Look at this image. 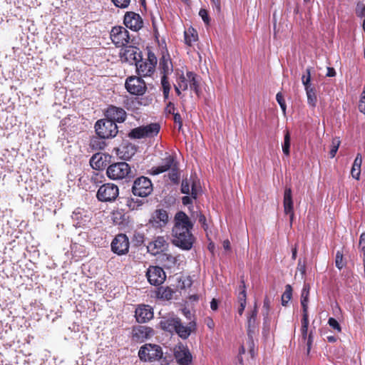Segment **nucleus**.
Returning <instances> with one entry per match:
<instances>
[{
    "label": "nucleus",
    "instance_id": "41",
    "mask_svg": "<svg viewBox=\"0 0 365 365\" xmlns=\"http://www.w3.org/2000/svg\"><path fill=\"white\" fill-rule=\"evenodd\" d=\"M170 172L168 173L169 179L175 184H178L180 180V173L178 172V165H174L173 168L169 170Z\"/></svg>",
    "mask_w": 365,
    "mask_h": 365
},
{
    "label": "nucleus",
    "instance_id": "43",
    "mask_svg": "<svg viewBox=\"0 0 365 365\" xmlns=\"http://www.w3.org/2000/svg\"><path fill=\"white\" fill-rule=\"evenodd\" d=\"M189 79L187 76V74L184 76L183 74L180 75L178 78V88H181L182 91H185L189 87Z\"/></svg>",
    "mask_w": 365,
    "mask_h": 365
},
{
    "label": "nucleus",
    "instance_id": "9",
    "mask_svg": "<svg viewBox=\"0 0 365 365\" xmlns=\"http://www.w3.org/2000/svg\"><path fill=\"white\" fill-rule=\"evenodd\" d=\"M125 88L130 94L141 96L146 91L145 81L139 77L131 76L127 78L125 81Z\"/></svg>",
    "mask_w": 365,
    "mask_h": 365
},
{
    "label": "nucleus",
    "instance_id": "31",
    "mask_svg": "<svg viewBox=\"0 0 365 365\" xmlns=\"http://www.w3.org/2000/svg\"><path fill=\"white\" fill-rule=\"evenodd\" d=\"M173 294H174V291L171 288H170L168 287H160L158 289L157 297L159 299L170 300L173 298Z\"/></svg>",
    "mask_w": 365,
    "mask_h": 365
},
{
    "label": "nucleus",
    "instance_id": "52",
    "mask_svg": "<svg viewBox=\"0 0 365 365\" xmlns=\"http://www.w3.org/2000/svg\"><path fill=\"white\" fill-rule=\"evenodd\" d=\"M116 7L120 9L127 8L130 4V0H111Z\"/></svg>",
    "mask_w": 365,
    "mask_h": 365
},
{
    "label": "nucleus",
    "instance_id": "6",
    "mask_svg": "<svg viewBox=\"0 0 365 365\" xmlns=\"http://www.w3.org/2000/svg\"><path fill=\"white\" fill-rule=\"evenodd\" d=\"M173 221L174 225L172 229V234L179 232L185 233L186 231L192 230L194 226L193 222L182 211L176 212Z\"/></svg>",
    "mask_w": 365,
    "mask_h": 365
},
{
    "label": "nucleus",
    "instance_id": "21",
    "mask_svg": "<svg viewBox=\"0 0 365 365\" xmlns=\"http://www.w3.org/2000/svg\"><path fill=\"white\" fill-rule=\"evenodd\" d=\"M110 158V156L108 154L97 153L90 159V165L96 170H103L106 167L108 159Z\"/></svg>",
    "mask_w": 365,
    "mask_h": 365
},
{
    "label": "nucleus",
    "instance_id": "15",
    "mask_svg": "<svg viewBox=\"0 0 365 365\" xmlns=\"http://www.w3.org/2000/svg\"><path fill=\"white\" fill-rule=\"evenodd\" d=\"M168 221V214L163 209L156 210L149 220L148 224L155 228H162Z\"/></svg>",
    "mask_w": 365,
    "mask_h": 365
},
{
    "label": "nucleus",
    "instance_id": "22",
    "mask_svg": "<svg viewBox=\"0 0 365 365\" xmlns=\"http://www.w3.org/2000/svg\"><path fill=\"white\" fill-rule=\"evenodd\" d=\"M164 237H158L154 241L149 242L147 246L148 251L153 255L163 252L168 247Z\"/></svg>",
    "mask_w": 365,
    "mask_h": 365
},
{
    "label": "nucleus",
    "instance_id": "28",
    "mask_svg": "<svg viewBox=\"0 0 365 365\" xmlns=\"http://www.w3.org/2000/svg\"><path fill=\"white\" fill-rule=\"evenodd\" d=\"M283 204L285 213L292 212L294 210L292 192L290 187H286L284 190Z\"/></svg>",
    "mask_w": 365,
    "mask_h": 365
},
{
    "label": "nucleus",
    "instance_id": "24",
    "mask_svg": "<svg viewBox=\"0 0 365 365\" xmlns=\"http://www.w3.org/2000/svg\"><path fill=\"white\" fill-rule=\"evenodd\" d=\"M159 68L163 76L168 77L173 71V63L170 57V55L163 53L160 59Z\"/></svg>",
    "mask_w": 365,
    "mask_h": 365
},
{
    "label": "nucleus",
    "instance_id": "11",
    "mask_svg": "<svg viewBox=\"0 0 365 365\" xmlns=\"http://www.w3.org/2000/svg\"><path fill=\"white\" fill-rule=\"evenodd\" d=\"M146 276L150 284L158 286L165 280L164 270L158 266H151L148 269Z\"/></svg>",
    "mask_w": 365,
    "mask_h": 365
},
{
    "label": "nucleus",
    "instance_id": "23",
    "mask_svg": "<svg viewBox=\"0 0 365 365\" xmlns=\"http://www.w3.org/2000/svg\"><path fill=\"white\" fill-rule=\"evenodd\" d=\"M178 319L179 317L173 315L163 317L159 324L163 330L173 333L174 332L176 328V325L178 323Z\"/></svg>",
    "mask_w": 365,
    "mask_h": 365
},
{
    "label": "nucleus",
    "instance_id": "40",
    "mask_svg": "<svg viewBox=\"0 0 365 365\" xmlns=\"http://www.w3.org/2000/svg\"><path fill=\"white\" fill-rule=\"evenodd\" d=\"M308 294L309 289H307L306 287H304L301 295V305L303 312H306L308 309Z\"/></svg>",
    "mask_w": 365,
    "mask_h": 365
},
{
    "label": "nucleus",
    "instance_id": "10",
    "mask_svg": "<svg viewBox=\"0 0 365 365\" xmlns=\"http://www.w3.org/2000/svg\"><path fill=\"white\" fill-rule=\"evenodd\" d=\"M153 335L154 330L150 327L138 325L133 327L132 329V338L136 342L142 343Z\"/></svg>",
    "mask_w": 365,
    "mask_h": 365
},
{
    "label": "nucleus",
    "instance_id": "7",
    "mask_svg": "<svg viewBox=\"0 0 365 365\" xmlns=\"http://www.w3.org/2000/svg\"><path fill=\"white\" fill-rule=\"evenodd\" d=\"M191 231L192 230L186 231L185 233L179 232L172 234L173 245L183 250H191L195 242V237Z\"/></svg>",
    "mask_w": 365,
    "mask_h": 365
},
{
    "label": "nucleus",
    "instance_id": "47",
    "mask_svg": "<svg viewBox=\"0 0 365 365\" xmlns=\"http://www.w3.org/2000/svg\"><path fill=\"white\" fill-rule=\"evenodd\" d=\"M181 192L185 195L191 194V190L190 189V182L187 179H183L181 183Z\"/></svg>",
    "mask_w": 365,
    "mask_h": 365
},
{
    "label": "nucleus",
    "instance_id": "5",
    "mask_svg": "<svg viewBox=\"0 0 365 365\" xmlns=\"http://www.w3.org/2000/svg\"><path fill=\"white\" fill-rule=\"evenodd\" d=\"M138 356L142 361H154L163 356L162 349L156 344H147L140 347Z\"/></svg>",
    "mask_w": 365,
    "mask_h": 365
},
{
    "label": "nucleus",
    "instance_id": "2",
    "mask_svg": "<svg viewBox=\"0 0 365 365\" xmlns=\"http://www.w3.org/2000/svg\"><path fill=\"white\" fill-rule=\"evenodd\" d=\"M97 135L103 138H112L116 136L118 128L116 123L107 118L98 120L95 124Z\"/></svg>",
    "mask_w": 365,
    "mask_h": 365
},
{
    "label": "nucleus",
    "instance_id": "54",
    "mask_svg": "<svg viewBox=\"0 0 365 365\" xmlns=\"http://www.w3.org/2000/svg\"><path fill=\"white\" fill-rule=\"evenodd\" d=\"M276 100L279 105L280 106L283 112H285L286 110V103L284 99V97L281 93H278L276 96Z\"/></svg>",
    "mask_w": 365,
    "mask_h": 365
},
{
    "label": "nucleus",
    "instance_id": "17",
    "mask_svg": "<svg viewBox=\"0 0 365 365\" xmlns=\"http://www.w3.org/2000/svg\"><path fill=\"white\" fill-rule=\"evenodd\" d=\"M196 329V322L195 320L190 321L187 325H184L179 318L178 323L174 331L179 337L182 339H187L192 331Z\"/></svg>",
    "mask_w": 365,
    "mask_h": 365
},
{
    "label": "nucleus",
    "instance_id": "13",
    "mask_svg": "<svg viewBox=\"0 0 365 365\" xmlns=\"http://www.w3.org/2000/svg\"><path fill=\"white\" fill-rule=\"evenodd\" d=\"M153 308L147 304H139L135 308V317L138 323H146L153 318Z\"/></svg>",
    "mask_w": 365,
    "mask_h": 365
},
{
    "label": "nucleus",
    "instance_id": "36",
    "mask_svg": "<svg viewBox=\"0 0 365 365\" xmlns=\"http://www.w3.org/2000/svg\"><path fill=\"white\" fill-rule=\"evenodd\" d=\"M307 96V103L312 107H315L317 103V96L315 94V89L314 87L305 89Z\"/></svg>",
    "mask_w": 365,
    "mask_h": 365
},
{
    "label": "nucleus",
    "instance_id": "48",
    "mask_svg": "<svg viewBox=\"0 0 365 365\" xmlns=\"http://www.w3.org/2000/svg\"><path fill=\"white\" fill-rule=\"evenodd\" d=\"M328 324L337 332L341 331V327L336 319L330 317L328 319Z\"/></svg>",
    "mask_w": 365,
    "mask_h": 365
},
{
    "label": "nucleus",
    "instance_id": "37",
    "mask_svg": "<svg viewBox=\"0 0 365 365\" xmlns=\"http://www.w3.org/2000/svg\"><path fill=\"white\" fill-rule=\"evenodd\" d=\"M292 288L291 285L287 284L285 286V290L282 295V304L284 307H286L289 302V301L292 299Z\"/></svg>",
    "mask_w": 365,
    "mask_h": 365
},
{
    "label": "nucleus",
    "instance_id": "34",
    "mask_svg": "<svg viewBox=\"0 0 365 365\" xmlns=\"http://www.w3.org/2000/svg\"><path fill=\"white\" fill-rule=\"evenodd\" d=\"M184 36L185 43L190 46L197 40V34L194 29H189L187 31H185Z\"/></svg>",
    "mask_w": 365,
    "mask_h": 365
},
{
    "label": "nucleus",
    "instance_id": "61",
    "mask_svg": "<svg viewBox=\"0 0 365 365\" xmlns=\"http://www.w3.org/2000/svg\"><path fill=\"white\" fill-rule=\"evenodd\" d=\"M309 326V316L307 311L306 312H303L302 319V327L306 328V327Z\"/></svg>",
    "mask_w": 365,
    "mask_h": 365
},
{
    "label": "nucleus",
    "instance_id": "4",
    "mask_svg": "<svg viewBox=\"0 0 365 365\" xmlns=\"http://www.w3.org/2000/svg\"><path fill=\"white\" fill-rule=\"evenodd\" d=\"M119 195L118 187L113 183H105L98 190L97 199L103 202H111L116 200Z\"/></svg>",
    "mask_w": 365,
    "mask_h": 365
},
{
    "label": "nucleus",
    "instance_id": "26",
    "mask_svg": "<svg viewBox=\"0 0 365 365\" xmlns=\"http://www.w3.org/2000/svg\"><path fill=\"white\" fill-rule=\"evenodd\" d=\"M175 357L180 365H189L192 362V355L188 349L175 351Z\"/></svg>",
    "mask_w": 365,
    "mask_h": 365
},
{
    "label": "nucleus",
    "instance_id": "59",
    "mask_svg": "<svg viewBox=\"0 0 365 365\" xmlns=\"http://www.w3.org/2000/svg\"><path fill=\"white\" fill-rule=\"evenodd\" d=\"M198 222L201 224L202 227L205 230L207 229V225L206 224V217L202 213L197 215Z\"/></svg>",
    "mask_w": 365,
    "mask_h": 365
},
{
    "label": "nucleus",
    "instance_id": "19",
    "mask_svg": "<svg viewBox=\"0 0 365 365\" xmlns=\"http://www.w3.org/2000/svg\"><path fill=\"white\" fill-rule=\"evenodd\" d=\"M122 57L130 64H135L139 60H142L141 52L137 47L125 46L123 48Z\"/></svg>",
    "mask_w": 365,
    "mask_h": 365
},
{
    "label": "nucleus",
    "instance_id": "60",
    "mask_svg": "<svg viewBox=\"0 0 365 365\" xmlns=\"http://www.w3.org/2000/svg\"><path fill=\"white\" fill-rule=\"evenodd\" d=\"M359 247L365 257V232L360 236Z\"/></svg>",
    "mask_w": 365,
    "mask_h": 365
},
{
    "label": "nucleus",
    "instance_id": "33",
    "mask_svg": "<svg viewBox=\"0 0 365 365\" xmlns=\"http://www.w3.org/2000/svg\"><path fill=\"white\" fill-rule=\"evenodd\" d=\"M160 125L158 123H150L143 126L146 137H153L156 135L160 131Z\"/></svg>",
    "mask_w": 365,
    "mask_h": 365
},
{
    "label": "nucleus",
    "instance_id": "51",
    "mask_svg": "<svg viewBox=\"0 0 365 365\" xmlns=\"http://www.w3.org/2000/svg\"><path fill=\"white\" fill-rule=\"evenodd\" d=\"M335 264H336V267L339 269H342V267H344L343 254L339 251L336 252Z\"/></svg>",
    "mask_w": 365,
    "mask_h": 365
},
{
    "label": "nucleus",
    "instance_id": "32",
    "mask_svg": "<svg viewBox=\"0 0 365 365\" xmlns=\"http://www.w3.org/2000/svg\"><path fill=\"white\" fill-rule=\"evenodd\" d=\"M106 138H103L98 135L96 137H93L90 142V146L92 150H100L104 149L106 145V143L104 140Z\"/></svg>",
    "mask_w": 365,
    "mask_h": 365
},
{
    "label": "nucleus",
    "instance_id": "3",
    "mask_svg": "<svg viewBox=\"0 0 365 365\" xmlns=\"http://www.w3.org/2000/svg\"><path fill=\"white\" fill-rule=\"evenodd\" d=\"M153 190V185L150 178L140 176L133 180L131 192L135 196L146 197Z\"/></svg>",
    "mask_w": 365,
    "mask_h": 365
},
{
    "label": "nucleus",
    "instance_id": "63",
    "mask_svg": "<svg viewBox=\"0 0 365 365\" xmlns=\"http://www.w3.org/2000/svg\"><path fill=\"white\" fill-rule=\"evenodd\" d=\"M360 173H361V170L359 169V168H351V174L352 175V177L356 180H359V176H360Z\"/></svg>",
    "mask_w": 365,
    "mask_h": 365
},
{
    "label": "nucleus",
    "instance_id": "39",
    "mask_svg": "<svg viewBox=\"0 0 365 365\" xmlns=\"http://www.w3.org/2000/svg\"><path fill=\"white\" fill-rule=\"evenodd\" d=\"M129 136L134 139H140L146 137L143 126H140L131 130Z\"/></svg>",
    "mask_w": 365,
    "mask_h": 365
},
{
    "label": "nucleus",
    "instance_id": "49",
    "mask_svg": "<svg viewBox=\"0 0 365 365\" xmlns=\"http://www.w3.org/2000/svg\"><path fill=\"white\" fill-rule=\"evenodd\" d=\"M147 62L150 66H152V68H153L154 70L155 69V66L157 64V58L153 52H148Z\"/></svg>",
    "mask_w": 365,
    "mask_h": 365
},
{
    "label": "nucleus",
    "instance_id": "14",
    "mask_svg": "<svg viewBox=\"0 0 365 365\" xmlns=\"http://www.w3.org/2000/svg\"><path fill=\"white\" fill-rule=\"evenodd\" d=\"M123 22L126 27L135 31L140 30L143 26L141 16L133 11L125 13Z\"/></svg>",
    "mask_w": 365,
    "mask_h": 365
},
{
    "label": "nucleus",
    "instance_id": "20",
    "mask_svg": "<svg viewBox=\"0 0 365 365\" xmlns=\"http://www.w3.org/2000/svg\"><path fill=\"white\" fill-rule=\"evenodd\" d=\"M105 115L106 118L112 121H114L115 123H116V122L123 123L125 120L126 113L121 108L110 106L106 110Z\"/></svg>",
    "mask_w": 365,
    "mask_h": 365
},
{
    "label": "nucleus",
    "instance_id": "12",
    "mask_svg": "<svg viewBox=\"0 0 365 365\" xmlns=\"http://www.w3.org/2000/svg\"><path fill=\"white\" fill-rule=\"evenodd\" d=\"M129 241L124 234L117 235L111 243V250L118 255H125L128 252Z\"/></svg>",
    "mask_w": 365,
    "mask_h": 365
},
{
    "label": "nucleus",
    "instance_id": "29",
    "mask_svg": "<svg viewBox=\"0 0 365 365\" xmlns=\"http://www.w3.org/2000/svg\"><path fill=\"white\" fill-rule=\"evenodd\" d=\"M187 76L189 79L188 83L190 88L196 94H198L200 91V77L192 71H187Z\"/></svg>",
    "mask_w": 365,
    "mask_h": 365
},
{
    "label": "nucleus",
    "instance_id": "30",
    "mask_svg": "<svg viewBox=\"0 0 365 365\" xmlns=\"http://www.w3.org/2000/svg\"><path fill=\"white\" fill-rule=\"evenodd\" d=\"M136 149L133 145L123 146L118 150L119 158L123 160H130L135 155Z\"/></svg>",
    "mask_w": 365,
    "mask_h": 365
},
{
    "label": "nucleus",
    "instance_id": "58",
    "mask_svg": "<svg viewBox=\"0 0 365 365\" xmlns=\"http://www.w3.org/2000/svg\"><path fill=\"white\" fill-rule=\"evenodd\" d=\"M302 81L305 89L307 88L308 87L309 88L312 87L310 83L311 78L309 76H305V74H303L302 76Z\"/></svg>",
    "mask_w": 365,
    "mask_h": 365
},
{
    "label": "nucleus",
    "instance_id": "42",
    "mask_svg": "<svg viewBox=\"0 0 365 365\" xmlns=\"http://www.w3.org/2000/svg\"><path fill=\"white\" fill-rule=\"evenodd\" d=\"M290 140H291L290 134H289V131H286V133L284 134V143L282 144V151H283L284 154L286 155H289V153H290V151H289Z\"/></svg>",
    "mask_w": 365,
    "mask_h": 365
},
{
    "label": "nucleus",
    "instance_id": "64",
    "mask_svg": "<svg viewBox=\"0 0 365 365\" xmlns=\"http://www.w3.org/2000/svg\"><path fill=\"white\" fill-rule=\"evenodd\" d=\"M175 105L172 102H169L167 105L166 110L168 113L173 114L175 113Z\"/></svg>",
    "mask_w": 365,
    "mask_h": 365
},
{
    "label": "nucleus",
    "instance_id": "18",
    "mask_svg": "<svg viewBox=\"0 0 365 365\" xmlns=\"http://www.w3.org/2000/svg\"><path fill=\"white\" fill-rule=\"evenodd\" d=\"M178 163L175 162V158L171 155L166 153V156L162 160V163L151 169L150 173L156 175L165 173L177 165Z\"/></svg>",
    "mask_w": 365,
    "mask_h": 365
},
{
    "label": "nucleus",
    "instance_id": "57",
    "mask_svg": "<svg viewBox=\"0 0 365 365\" xmlns=\"http://www.w3.org/2000/svg\"><path fill=\"white\" fill-rule=\"evenodd\" d=\"M362 163V157L360 153H358L352 165V168H359L361 170V165Z\"/></svg>",
    "mask_w": 365,
    "mask_h": 365
},
{
    "label": "nucleus",
    "instance_id": "8",
    "mask_svg": "<svg viewBox=\"0 0 365 365\" xmlns=\"http://www.w3.org/2000/svg\"><path fill=\"white\" fill-rule=\"evenodd\" d=\"M110 39L117 47L125 46L130 41L129 32L123 26L113 27Z\"/></svg>",
    "mask_w": 365,
    "mask_h": 365
},
{
    "label": "nucleus",
    "instance_id": "45",
    "mask_svg": "<svg viewBox=\"0 0 365 365\" xmlns=\"http://www.w3.org/2000/svg\"><path fill=\"white\" fill-rule=\"evenodd\" d=\"M144 238L143 234L135 232L133 234L132 241L135 246H140L144 242Z\"/></svg>",
    "mask_w": 365,
    "mask_h": 365
},
{
    "label": "nucleus",
    "instance_id": "25",
    "mask_svg": "<svg viewBox=\"0 0 365 365\" xmlns=\"http://www.w3.org/2000/svg\"><path fill=\"white\" fill-rule=\"evenodd\" d=\"M239 294H238V302L240 303V306L237 309V312L240 315L243 314L245 308L247 304V293H246V286L243 277H241L240 279V285L239 286Z\"/></svg>",
    "mask_w": 365,
    "mask_h": 365
},
{
    "label": "nucleus",
    "instance_id": "56",
    "mask_svg": "<svg viewBox=\"0 0 365 365\" xmlns=\"http://www.w3.org/2000/svg\"><path fill=\"white\" fill-rule=\"evenodd\" d=\"M173 115V120L176 124H178V130H181L182 126V120L180 114L178 113H175Z\"/></svg>",
    "mask_w": 365,
    "mask_h": 365
},
{
    "label": "nucleus",
    "instance_id": "35",
    "mask_svg": "<svg viewBox=\"0 0 365 365\" xmlns=\"http://www.w3.org/2000/svg\"><path fill=\"white\" fill-rule=\"evenodd\" d=\"M191 196H184L182 198V202L184 205H189L192 204V199H196L197 197V191L195 185L192 183L191 187Z\"/></svg>",
    "mask_w": 365,
    "mask_h": 365
},
{
    "label": "nucleus",
    "instance_id": "16",
    "mask_svg": "<svg viewBox=\"0 0 365 365\" xmlns=\"http://www.w3.org/2000/svg\"><path fill=\"white\" fill-rule=\"evenodd\" d=\"M91 214L89 212L81 209H76L71 215L73 225L76 227H82L86 225L91 220Z\"/></svg>",
    "mask_w": 365,
    "mask_h": 365
},
{
    "label": "nucleus",
    "instance_id": "50",
    "mask_svg": "<svg viewBox=\"0 0 365 365\" xmlns=\"http://www.w3.org/2000/svg\"><path fill=\"white\" fill-rule=\"evenodd\" d=\"M160 260L162 262H168L170 264H175L176 261L173 256L165 253L160 255Z\"/></svg>",
    "mask_w": 365,
    "mask_h": 365
},
{
    "label": "nucleus",
    "instance_id": "27",
    "mask_svg": "<svg viewBox=\"0 0 365 365\" xmlns=\"http://www.w3.org/2000/svg\"><path fill=\"white\" fill-rule=\"evenodd\" d=\"M135 65L136 66L137 73L140 76H150L155 71V70L152 68V66H150L147 61H143V59L139 60Z\"/></svg>",
    "mask_w": 365,
    "mask_h": 365
},
{
    "label": "nucleus",
    "instance_id": "62",
    "mask_svg": "<svg viewBox=\"0 0 365 365\" xmlns=\"http://www.w3.org/2000/svg\"><path fill=\"white\" fill-rule=\"evenodd\" d=\"M297 269L301 272L302 275H304L306 273V265L304 262H302L301 259L299 260L297 264Z\"/></svg>",
    "mask_w": 365,
    "mask_h": 365
},
{
    "label": "nucleus",
    "instance_id": "55",
    "mask_svg": "<svg viewBox=\"0 0 365 365\" xmlns=\"http://www.w3.org/2000/svg\"><path fill=\"white\" fill-rule=\"evenodd\" d=\"M199 16L202 18L205 24H209L210 18L206 9H201L199 11Z\"/></svg>",
    "mask_w": 365,
    "mask_h": 365
},
{
    "label": "nucleus",
    "instance_id": "44",
    "mask_svg": "<svg viewBox=\"0 0 365 365\" xmlns=\"http://www.w3.org/2000/svg\"><path fill=\"white\" fill-rule=\"evenodd\" d=\"M255 319H247V335L252 338L257 330V323Z\"/></svg>",
    "mask_w": 365,
    "mask_h": 365
},
{
    "label": "nucleus",
    "instance_id": "38",
    "mask_svg": "<svg viewBox=\"0 0 365 365\" xmlns=\"http://www.w3.org/2000/svg\"><path fill=\"white\" fill-rule=\"evenodd\" d=\"M161 86L163 88L164 98L166 100L169 98V93L171 87L168 81V78L165 76H162L161 77Z\"/></svg>",
    "mask_w": 365,
    "mask_h": 365
},
{
    "label": "nucleus",
    "instance_id": "53",
    "mask_svg": "<svg viewBox=\"0 0 365 365\" xmlns=\"http://www.w3.org/2000/svg\"><path fill=\"white\" fill-rule=\"evenodd\" d=\"M340 141L339 140H333L332 142V147L329 151V156L331 158H333L335 157L336 153L338 150L339 146Z\"/></svg>",
    "mask_w": 365,
    "mask_h": 365
},
{
    "label": "nucleus",
    "instance_id": "1",
    "mask_svg": "<svg viewBox=\"0 0 365 365\" xmlns=\"http://www.w3.org/2000/svg\"><path fill=\"white\" fill-rule=\"evenodd\" d=\"M106 174L110 180H124L125 182L130 181L135 175V171L132 170L130 165L125 161L113 163L108 165Z\"/></svg>",
    "mask_w": 365,
    "mask_h": 365
},
{
    "label": "nucleus",
    "instance_id": "46",
    "mask_svg": "<svg viewBox=\"0 0 365 365\" xmlns=\"http://www.w3.org/2000/svg\"><path fill=\"white\" fill-rule=\"evenodd\" d=\"M270 300L268 297H265L264 299V302H263V310H264V313H263V316H264V322L267 321V319H268V316H269V309H270Z\"/></svg>",
    "mask_w": 365,
    "mask_h": 365
}]
</instances>
